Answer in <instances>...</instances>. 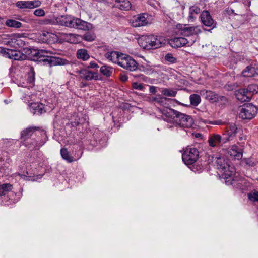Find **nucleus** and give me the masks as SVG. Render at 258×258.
<instances>
[{
    "instance_id": "f257e3e1",
    "label": "nucleus",
    "mask_w": 258,
    "mask_h": 258,
    "mask_svg": "<svg viewBox=\"0 0 258 258\" xmlns=\"http://www.w3.org/2000/svg\"><path fill=\"white\" fill-rule=\"evenodd\" d=\"M46 131L40 126H28L23 129L20 134V145L24 146L28 150H39L48 141Z\"/></svg>"
},
{
    "instance_id": "f03ea898",
    "label": "nucleus",
    "mask_w": 258,
    "mask_h": 258,
    "mask_svg": "<svg viewBox=\"0 0 258 258\" xmlns=\"http://www.w3.org/2000/svg\"><path fill=\"white\" fill-rule=\"evenodd\" d=\"M84 137L81 138V142L89 150L98 147L101 148L106 146L108 137L106 134L98 128H95L92 132L83 133Z\"/></svg>"
},
{
    "instance_id": "7ed1b4c3",
    "label": "nucleus",
    "mask_w": 258,
    "mask_h": 258,
    "mask_svg": "<svg viewBox=\"0 0 258 258\" xmlns=\"http://www.w3.org/2000/svg\"><path fill=\"white\" fill-rule=\"evenodd\" d=\"M23 188L19 186L16 189L10 183L0 184V200L1 205H9L18 202L22 196Z\"/></svg>"
},
{
    "instance_id": "20e7f679",
    "label": "nucleus",
    "mask_w": 258,
    "mask_h": 258,
    "mask_svg": "<svg viewBox=\"0 0 258 258\" xmlns=\"http://www.w3.org/2000/svg\"><path fill=\"white\" fill-rule=\"evenodd\" d=\"M46 52L44 50H40L33 55L34 58L29 57L28 60H32L36 62L38 64L43 63L44 65L50 67L56 66H66L70 64V61L59 57L53 56H46L43 53Z\"/></svg>"
},
{
    "instance_id": "39448f33",
    "label": "nucleus",
    "mask_w": 258,
    "mask_h": 258,
    "mask_svg": "<svg viewBox=\"0 0 258 258\" xmlns=\"http://www.w3.org/2000/svg\"><path fill=\"white\" fill-rule=\"evenodd\" d=\"M25 53L17 49H12L0 46V56L12 60L22 61L29 59L32 53L31 49L24 48Z\"/></svg>"
},
{
    "instance_id": "423d86ee",
    "label": "nucleus",
    "mask_w": 258,
    "mask_h": 258,
    "mask_svg": "<svg viewBox=\"0 0 258 258\" xmlns=\"http://www.w3.org/2000/svg\"><path fill=\"white\" fill-rule=\"evenodd\" d=\"M214 165L219 170L224 171L222 175V178L225 179V183L227 185L233 184L234 179L232 175L233 171L229 170L230 167L224 157H216L214 159L213 157Z\"/></svg>"
},
{
    "instance_id": "0eeeda50",
    "label": "nucleus",
    "mask_w": 258,
    "mask_h": 258,
    "mask_svg": "<svg viewBox=\"0 0 258 258\" xmlns=\"http://www.w3.org/2000/svg\"><path fill=\"white\" fill-rule=\"evenodd\" d=\"M257 108L252 104H244L239 109V116L242 119H251L257 113Z\"/></svg>"
},
{
    "instance_id": "6e6552de",
    "label": "nucleus",
    "mask_w": 258,
    "mask_h": 258,
    "mask_svg": "<svg viewBox=\"0 0 258 258\" xmlns=\"http://www.w3.org/2000/svg\"><path fill=\"white\" fill-rule=\"evenodd\" d=\"M199 157V152L196 148H187L182 155V160L186 165L195 163Z\"/></svg>"
},
{
    "instance_id": "1a4fd4ad",
    "label": "nucleus",
    "mask_w": 258,
    "mask_h": 258,
    "mask_svg": "<svg viewBox=\"0 0 258 258\" xmlns=\"http://www.w3.org/2000/svg\"><path fill=\"white\" fill-rule=\"evenodd\" d=\"M149 16L148 13H141L134 16L130 22L131 26L133 27H139L147 25L150 23Z\"/></svg>"
},
{
    "instance_id": "9d476101",
    "label": "nucleus",
    "mask_w": 258,
    "mask_h": 258,
    "mask_svg": "<svg viewBox=\"0 0 258 258\" xmlns=\"http://www.w3.org/2000/svg\"><path fill=\"white\" fill-rule=\"evenodd\" d=\"M174 123L182 127L189 128L193 125L194 120L190 116L178 112Z\"/></svg>"
},
{
    "instance_id": "9b49d317",
    "label": "nucleus",
    "mask_w": 258,
    "mask_h": 258,
    "mask_svg": "<svg viewBox=\"0 0 258 258\" xmlns=\"http://www.w3.org/2000/svg\"><path fill=\"white\" fill-rule=\"evenodd\" d=\"M0 157V176H7L9 175L11 169L10 168V164L12 162L11 158L8 156V153L5 152Z\"/></svg>"
},
{
    "instance_id": "f8f14e48",
    "label": "nucleus",
    "mask_w": 258,
    "mask_h": 258,
    "mask_svg": "<svg viewBox=\"0 0 258 258\" xmlns=\"http://www.w3.org/2000/svg\"><path fill=\"white\" fill-rule=\"evenodd\" d=\"M77 18L72 15H64L57 16L55 20L59 25L74 28L75 21H76Z\"/></svg>"
},
{
    "instance_id": "ddd939ff",
    "label": "nucleus",
    "mask_w": 258,
    "mask_h": 258,
    "mask_svg": "<svg viewBox=\"0 0 258 258\" xmlns=\"http://www.w3.org/2000/svg\"><path fill=\"white\" fill-rule=\"evenodd\" d=\"M178 113V111L175 110L164 106L162 108V119L167 122L174 123Z\"/></svg>"
},
{
    "instance_id": "4468645a",
    "label": "nucleus",
    "mask_w": 258,
    "mask_h": 258,
    "mask_svg": "<svg viewBox=\"0 0 258 258\" xmlns=\"http://www.w3.org/2000/svg\"><path fill=\"white\" fill-rule=\"evenodd\" d=\"M40 40L44 43L54 44L58 42V37L54 33L43 31L40 34Z\"/></svg>"
},
{
    "instance_id": "2eb2a0df",
    "label": "nucleus",
    "mask_w": 258,
    "mask_h": 258,
    "mask_svg": "<svg viewBox=\"0 0 258 258\" xmlns=\"http://www.w3.org/2000/svg\"><path fill=\"white\" fill-rule=\"evenodd\" d=\"M165 42L164 43L166 45V42L169 44L172 48H177L185 46L188 43L187 39L183 37H176L171 39L165 40Z\"/></svg>"
},
{
    "instance_id": "dca6fc26",
    "label": "nucleus",
    "mask_w": 258,
    "mask_h": 258,
    "mask_svg": "<svg viewBox=\"0 0 258 258\" xmlns=\"http://www.w3.org/2000/svg\"><path fill=\"white\" fill-rule=\"evenodd\" d=\"M29 108L30 112L34 115H41L46 112L45 104L38 102L31 103Z\"/></svg>"
},
{
    "instance_id": "f3484780",
    "label": "nucleus",
    "mask_w": 258,
    "mask_h": 258,
    "mask_svg": "<svg viewBox=\"0 0 258 258\" xmlns=\"http://www.w3.org/2000/svg\"><path fill=\"white\" fill-rule=\"evenodd\" d=\"M74 28L84 31H89L93 28V26L92 24L77 18L76 21H75Z\"/></svg>"
},
{
    "instance_id": "a211bd4d",
    "label": "nucleus",
    "mask_w": 258,
    "mask_h": 258,
    "mask_svg": "<svg viewBox=\"0 0 258 258\" xmlns=\"http://www.w3.org/2000/svg\"><path fill=\"white\" fill-rule=\"evenodd\" d=\"M43 175L38 174L36 175L35 172L32 169L31 165H28V170L26 171L25 175H24L23 179L26 181H34L38 179L42 178Z\"/></svg>"
},
{
    "instance_id": "6ab92c4d",
    "label": "nucleus",
    "mask_w": 258,
    "mask_h": 258,
    "mask_svg": "<svg viewBox=\"0 0 258 258\" xmlns=\"http://www.w3.org/2000/svg\"><path fill=\"white\" fill-rule=\"evenodd\" d=\"M201 19L203 24L208 27H215L214 20L208 11H204L201 14Z\"/></svg>"
},
{
    "instance_id": "aec40b11",
    "label": "nucleus",
    "mask_w": 258,
    "mask_h": 258,
    "mask_svg": "<svg viewBox=\"0 0 258 258\" xmlns=\"http://www.w3.org/2000/svg\"><path fill=\"white\" fill-rule=\"evenodd\" d=\"M180 29L182 30V34L185 36H189L193 35H198L201 31L197 26L185 27L183 26Z\"/></svg>"
},
{
    "instance_id": "412c9836",
    "label": "nucleus",
    "mask_w": 258,
    "mask_h": 258,
    "mask_svg": "<svg viewBox=\"0 0 258 258\" xmlns=\"http://www.w3.org/2000/svg\"><path fill=\"white\" fill-rule=\"evenodd\" d=\"M154 39V35H143L138 40V43L141 47L147 49V45L151 43V40Z\"/></svg>"
},
{
    "instance_id": "4be33fe9",
    "label": "nucleus",
    "mask_w": 258,
    "mask_h": 258,
    "mask_svg": "<svg viewBox=\"0 0 258 258\" xmlns=\"http://www.w3.org/2000/svg\"><path fill=\"white\" fill-rule=\"evenodd\" d=\"M70 151L73 162L79 159L83 153L82 148L78 144L74 145L72 147L71 151Z\"/></svg>"
},
{
    "instance_id": "5701e85b",
    "label": "nucleus",
    "mask_w": 258,
    "mask_h": 258,
    "mask_svg": "<svg viewBox=\"0 0 258 258\" xmlns=\"http://www.w3.org/2000/svg\"><path fill=\"white\" fill-rule=\"evenodd\" d=\"M235 96L236 98L241 102L248 101L251 99L250 94L247 93L245 88L236 91Z\"/></svg>"
},
{
    "instance_id": "b1692460",
    "label": "nucleus",
    "mask_w": 258,
    "mask_h": 258,
    "mask_svg": "<svg viewBox=\"0 0 258 258\" xmlns=\"http://www.w3.org/2000/svg\"><path fill=\"white\" fill-rule=\"evenodd\" d=\"M225 132L227 133V134L229 135V137H231L233 139L236 134H240L242 130L240 128H238L236 124L231 123L226 125Z\"/></svg>"
},
{
    "instance_id": "393cba45",
    "label": "nucleus",
    "mask_w": 258,
    "mask_h": 258,
    "mask_svg": "<svg viewBox=\"0 0 258 258\" xmlns=\"http://www.w3.org/2000/svg\"><path fill=\"white\" fill-rule=\"evenodd\" d=\"M115 4L113 8H118L121 10L127 11L131 8V3L128 0H114Z\"/></svg>"
},
{
    "instance_id": "a878e982",
    "label": "nucleus",
    "mask_w": 258,
    "mask_h": 258,
    "mask_svg": "<svg viewBox=\"0 0 258 258\" xmlns=\"http://www.w3.org/2000/svg\"><path fill=\"white\" fill-rule=\"evenodd\" d=\"M147 100L154 105L156 104V108L160 114H161V95H156L155 96H148Z\"/></svg>"
},
{
    "instance_id": "bb28decb",
    "label": "nucleus",
    "mask_w": 258,
    "mask_h": 258,
    "mask_svg": "<svg viewBox=\"0 0 258 258\" xmlns=\"http://www.w3.org/2000/svg\"><path fill=\"white\" fill-rule=\"evenodd\" d=\"M208 142L210 147H215L222 143V136L218 134H212L209 136Z\"/></svg>"
},
{
    "instance_id": "cd10ccee",
    "label": "nucleus",
    "mask_w": 258,
    "mask_h": 258,
    "mask_svg": "<svg viewBox=\"0 0 258 258\" xmlns=\"http://www.w3.org/2000/svg\"><path fill=\"white\" fill-rule=\"evenodd\" d=\"M228 154L235 159L239 160L242 158L241 149H239L236 145L232 146L231 148L228 150Z\"/></svg>"
},
{
    "instance_id": "c85d7f7f",
    "label": "nucleus",
    "mask_w": 258,
    "mask_h": 258,
    "mask_svg": "<svg viewBox=\"0 0 258 258\" xmlns=\"http://www.w3.org/2000/svg\"><path fill=\"white\" fill-rule=\"evenodd\" d=\"M75 72L79 75L80 78L86 81H91L90 77L91 76L92 71L89 70L86 67L80 70H77Z\"/></svg>"
},
{
    "instance_id": "c756f323",
    "label": "nucleus",
    "mask_w": 258,
    "mask_h": 258,
    "mask_svg": "<svg viewBox=\"0 0 258 258\" xmlns=\"http://www.w3.org/2000/svg\"><path fill=\"white\" fill-rule=\"evenodd\" d=\"M70 35L72 36L74 38L78 39L80 38L88 42H92L94 41L96 37L95 34L94 33H91L89 32H86L84 35L72 34H70Z\"/></svg>"
},
{
    "instance_id": "7c9ffc66",
    "label": "nucleus",
    "mask_w": 258,
    "mask_h": 258,
    "mask_svg": "<svg viewBox=\"0 0 258 258\" xmlns=\"http://www.w3.org/2000/svg\"><path fill=\"white\" fill-rule=\"evenodd\" d=\"M76 56L78 59L83 61H86L90 57L88 50L83 48L79 49L77 50Z\"/></svg>"
},
{
    "instance_id": "2f4dec72",
    "label": "nucleus",
    "mask_w": 258,
    "mask_h": 258,
    "mask_svg": "<svg viewBox=\"0 0 258 258\" xmlns=\"http://www.w3.org/2000/svg\"><path fill=\"white\" fill-rule=\"evenodd\" d=\"M60 155L62 158L68 163L73 162L71 151H69L66 148H62L60 150Z\"/></svg>"
},
{
    "instance_id": "473e14b6",
    "label": "nucleus",
    "mask_w": 258,
    "mask_h": 258,
    "mask_svg": "<svg viewBox=\"0 0 258 258\" xmlns=\"http://www.w3.org/2000/svg\"><path fill=\"white\" fill-rule=\"evenodd\" d=\"M151 43L149 45H147V49H155L161 47V41L160 37L154 35V39L151 40Z\"/></svg>"
},
{
    "instance_id": "72a5a7b5",
    "label": "nucleus",
    "mask_w": 258,
    "mask_h": 258,
    "mask_svg": "<svg viewBox=\"0 0 258 258\" xmlns=\"http://www.w3.org/2000/svg\"><path fill=\"white\" fill-rule=\"evenodd\" d=\"M113 68L112 67L104 64L101 67L100 72L106 77H110L112 74Z\"/></svg>"
},
{
    "instance_id": "f704fd0d",
    "label": "nucleus",
    "mask_w": 258,
    "mask_h": 258,
    "mask_svg": "<svg viewBox=\"0 0 258 258\" xmlns=\"http://www.w3.org/2000/svg\"><path fill=\"white\" fill-rule=\"evenodd\" d=\"M205 97L212 102H216L219 101V96L211 91L206 92Z\"/></svg>"
},
{
    "instance_id": "c9c22d12",
    "label": "nucleus",
    "mask_w": 258,
    "mask_h": 258,
    "mask_svg": "<svg viewBox=\"0 0 258 258\" xmlns=\"http://www.w3.org/2000/svg\"><path fill=\"white\" fill-rule=\"evenodd\" d=\"M35 81V72L33 67H31L29 71L27 73V82L32 86H34Z\"/></svg>"
},
{
    "instance_id": "e433bc0d",
    "label": "nucleus",
    "mask_w": 258,
    "mask_h": 258,
    "mask_svg": "<svg viewBox=\"0 0 258 258\" xmlns=\"http://www.w3.org/2000/svg\"><path fill=\"white\" fill-rule=\"evenodd\" d=\"M255 73L256 71L255 68L251 66H248L244 70H243L242 72V75L244 77H251L254 76Z\"/></svg>"
},
{
    "instance_id": "4c0bfd02",
    "label": "nucleus",
    "mask_w": 258,
    "mask_h": 258,
    "mask_svg": "<svg viewBox=\"0 0 258 258\" xmlns=\"http://www.w3.org/2000/svg\"><path fill=\"white\" fill-rule=\"evenodd\" d=\"M5 25L9 27L15 28H20L22 27V24L14 19H7L5 22Z\"/></svg>"
},
{
    "instance_id": "58836bf2",
    "label": "nucleus",
    "mask_w": 258,
    "mask_h": 258,
    "mask_svg": "<svg viewBox=\"0 0 258 258\" xmlns=\"http://www.w3.org/2000/svg\"><path fill=\"white\" fill-rule=\"evenodd\" d=\"M127 63V70L133 71L137 69L138 66L137 62L133 59L132 56H130V58Z\"/></svg>"
},
{
    "instance_id": "ea45409f",
    "label": "nucleus",
    "mask_w": 258,
    "mask_h": 258,
    "mask_svg": "<svg viewBox=\"0 0 258 258\" xmlns=\"http://www.w3.org/2000/svg\"><path fill=\"white\" fill-rule=\"evenodd\" d=\"M27 170H28V165H26L24 163H23L19 166L18 172V176L23 179L24 175H25V173H26Z\"/></svg>"
},
{
    "instance_id": "a19ab883",
    "label": "nucleus",
    "mask_w": 258,
    "mask_h": 258,
    "mask_svg": "<svg viewBox=\"0 0 258 258\" xmlns=\"http://www.w3.org/2000/svg\"><path fill=\"white\" fill-rule=\"evenodd\" d=\"M190 104L195 106H197L201 102V97L200 95L193 94L190 96L189 97Z\"/></svg>"
},
{
    "instance_id": "79ce46f5",
    "label": "nucleus",
    "mask_w": 258,
    "mask_h": 258,
    "mask_svg": "<svg viewBox=\"0 0 258 258\" xmlns=\"http://www.w3.org/2000/svg\"><path fill=\"white\" fill-rule=\"evenodd\" d=\"M245 89L247 93L250 94L251 98L253 94L258 92V86L256 84H250Z\"/></svg>"
},
{
    "instance_id": "37998d69",
    "label": "nucleus",
    "mask_w": 258,
    "mask_h": 258,
    "mask_svg": "<svg viewBox=\"0 0 258 258\" xmlns=\"http://www.w3.org/2000/svg\"><path fill=\"white\" fill-rule=\"evenodd\" d=\"M177 94L175 90L170 88H165L162 89V94L169 97H174Z\"/></svg>"
},
{
    "instance_id": "c03bdc74",
    "label": "nucleus",
    "mask_w": 258,
    "mask_h": 258,
    "mask_svg": "<svg viewBox=\"0 0 258 258\" xmlns=\"http://www.w3.org/2000/svg\"><path fill=\"white\" fill-rule=\"evenodd\" d=\"M148 86V85L138 83V82H134L132 83V87L133 89L143 91H145L146 87Z\"/></svg>"
},
{
    "instance_id": "a18cd8bd",
    "label": "nucleus",
    "mask_w": 258,
    "mask_h": 258,
    "mask_svg": "<svg viewBox=\"0 0 258 258\" xmlns=\"http://www.w3.org/2000/svg\"><path fill=\"white\" fill-rule=\"evenodd\" d=\"M79 118H75L74 119V120L71 119L69 120L68 122L66 123L67 127H76L77 126H78L80 123L79 121Z\"/></svg>"
},
{
    "instance_id": "49530a36",
    "label": "nucleus",
    "mask_w": 258,
    "mask_h": 258,
    "mask_svg": "<svg viewBox=\"0 0 258 258\" xmlns=\"http://www.w3.org/2000/svg\"><path fill=\"white\" fill-rule=\"evenodd\" d=\"M41 2L39 0L28 1V9H33L40 6Z\"/></svg>"
},
{
    "instance_id": "de8ad7c7",
    "label": "nucleus",
    "mask_w": 258,
    "mask_h": 258,
    "mask_svg": "<svg viewBox=\"0 0 258 258\" xmlns=\"http://www.w3.org/2000/svg\"><path fill=\"white\" fill-rule=\"evenodd\" d=\"M126 57L127 58H126V59H124V60H122V58H120L119 61H115L114 62L117 63V64L121 67L126 69L127 68V62L130 58V56H126Z\"/></svg>"
},
{
    "instance_id": "09e8293b",
    "label": "nucleus",
    "mask_w": 258,
    "mask_h": 258,
    "mask_svg": "<svg viewBox=\"0 0 258 258\" xmlns=\"http://www.w3.org/2000/svg\"><path fill=\"white\" fill-rule=\"evenodd\" d=\"M165 60L171 63H175L177 61L176 58L174 57L171 53H168L164 57Z\"/></svg>"
},
{
    "instance_id": "8fccbe9b",
    "label": "nucleus",
    "mask_w": 258,
    "mask_h": 258,
    "mask_svg": "<svg viewBox=\"0 0 258 258\" xmlns=\"http://www.w3.org/2000/svg\"><path fill=\"white\" fill-rule=\"evenodd\" d=\"M248 198L251 201H258V191H254L253 192L248 194Z\"/></svg>"
},
{
    "instance_id": "3c124183",
    "label": "nucleus",
    "mask_w": 258,
    "mask_h": 258,
    "mask_svg": "<svg viewBox=\"0 0 258 258\" xmlns=\"http://www.w3.org/2000/svg\"><path fill=\"white\" fill-rule=\"evenodd\" d=\"M16 6L20 9H28V1H18L16 3Z\"/></svg>"
},
{
    "instance_id": "603ef678",
    "label": "nucleus",
    "mask_w": 258,
    "mask_h": 258,
    "mask_svg": "<svg viewBox=\"0 0 258 258\" xmlns=\"http://www.w3.org/2000/svg\"><path fill=\"white\" fill-rule=\"evenodd\" d=\"M222 135L223 136L222 137V143L223 144L226 143L233 139L231 137H229V135L227 134V133L225 131L223 133Z\"/></svg>"
},
{
    "instance_id": "864d4df0",
    "label": "nucleus",
    "mask_w": 258,
    "mask_h": 258,
    "mask_svg": "<svg viewBox=\"0 0 258 258\" xmlns=\"http://www.w3.org/2000/svg\"><path fill=\"white\" fill-rule=\"evenodd\" d=\"M117 51H111V52H107L105 54V56L106 58H107L109 60H110L111 61H113V58H112V57H113V54L115 55L116 56H117Z\"/></svg>"
},
{
    "instance_id": "5fc2aeb1",
    "label": "nucleus",
    "mask_w": 258,
    "mask_h": 258,
    "mask_svg": "<svg viewBox=\"0 0 258 258\" xmlns=\"http://www.w3.org/2000/svg\"><path fill=\"white\" fill-rule=\"evenodd\" d=\"M34 15L36 16H44L45 15V11L41 8L36 9L34 11Z\"/></svg>"
},
{
    "instance_id": "6e6d98bb",
    "label": "nucleus",
    "mask_w": 258,
    "mask_h": 258,
    "mask_svg": "<svg viewBox=\"0 0 258 258\" xmlns=\"http://www.w3.org/2000/svg\"><path fill=\"white\" fill-rule=\"evenodd\" d=\"M130 56V55L117 51L116 61H119L120 58H122L121 59L124 60V59H126V57H125V56Z\"/></svg>"
},
{
    "instance_id": "4d7b16f0",
    "label": "nucleus",
    "mask_w": 258,
    "mask_h": 258,
    "mask_svg": "<svg viewBox=\"0 0 258 258\" xmlns=\"http://www.w3.org/2000/svg\"><path fill=\"white\" fill-rule=\"evenodd\" d=\"M132 107L131 104L128 103H123L120 105V108L123 110H130Z\"/></svg>"
},
{
    "instance_id": "13d9d810",
    "label": "nucleus",
    "mask_w": 258,
    "mask_h": 258,
    "mask_svg": "<svg viewBox=\"0 0 258 258\" xmlns=\"http://www.w3.org/2000/svg\"><path fill=\"white\" fill-rule=\"evenodd\" d=\"M91 80H95L96 81L101 80V78H99V74L98 72H93L92 71V73L91 75Z\"/></svg>"
},
{
    "instance_id": "bf43d9fd",
    "label": "nucleus",
    "mask_w": 258,
    "mask_h": 258,
    "mask_svg": "<svg viewBox=\"0 0 258 258\" xmlns=\"http://www.w3.org/2000/svg\"><path fill=\"white\" fill-rule=\"evenodd\" d=\"M137 69H138L140 71H144L147 73H148L151 71L149 68H147V66H145L142 64L138 65Z\"/></svg>"
},
{
    "instance_id": "052dcab7",
    "label": "nucleus",
    "mask_w": 258,
    "mask_h": 258,
    "mask_svg": "<svg viewBox=\"0 0 258 258\" xmlns=\"http://www.w3.org/2000/svg\"><path fill=\"white\" fill-rule=\"evenodd\" d=\"M190 11L191 13H194L198 14L200 13V9L197 6H192L190 8Z\"/></svg>"
},
{
    "instance_id": "680f3d73",
    "label": "nucleus",
    "mask_w": 258,
    "mask_h": 258,
    "mask_svg": "<svg viewBox=\"0 0 258 258\" xmlns=\"http://www.w3.org/2000/svg\"><path fill=\"white\" fill-rule=\"evenodd\" d=\"M88 69H95L98 68L99 66L94 61H91L90 62L89 65L86 66Z\"/></svg>"
},
{
    "instance_id": "e2e57ef3",
    "label": "nucleus",
    "mask_w": 258,
    "mask_h": 258,
    "mask_svg": "<svg viewBox=\"0 0 258 258\" xmlns=\"http://www.w3.org/2000/svg\"><path fill=\"white\" fill-rule=\"evenodd\" d=\"M119 79L122 82H126L128 79V76L125 73H120L119 75Z\"/></svg>"
},
{
    "instance_id": "0e129e2a",
    "label": "nucleus",
    "mask_w": 258,
    "mask_h": 258,
    "mask_svg": "<svg viewBox=\"0 0 258 258\" xmlns=\"http://www.w3.org/2000/svg\"><path fill=\"white\" fill-rule=\"evenodd\" d=\"M147 87H149V91L151 93L155 94L157 92V87L153 86H149Z\"/></svg>"
},
{
    "instance_id": "69168bd1",
    "label": "nucleus",
    "mask_w": 258,
    "mask_h": 258,
    "mask_svg": "<svg viewBox=\"0 0 258 258\" xmlns=\"http://www.w3.org/2000/svg\"><path fill=\"white\" fill-rule=\"evenodd\" d=\"M135 77L140 78L141 80H142L145 82H147V80L149 79L147 77L144 76L143 74L137 75L135 76Z\"/></svg>"
},
{
    "instance_id": "338daca9",
    "label": "nucleus",
    "mask_w": 258,
    "mask_h": 258,
    "mask_svg": "<svg viewBox=\"0 0 258 258\" xmlns=\"http://www.w3.org/2000/svg\"><path fill=\"white\" fill-rule=\"evenodd\" d=\"M93 104L95 108H99L102 105L101 101H96L95 102H94Z\"/></svg>"
},
{
    "instance_id": "774afa93",
    "label": "nucleus",
    "mask_w": 258,
    "mask_h": 258,
    "mask_svg": "<svg viewBox=\"0 0 258 258\" xmlns=\"http://www.w3.org/2000/svg\"><path fill=\"white\" fill-rule=\"evenodd\" d=\"M246 139V136L245 135H243L240 134L238 137V141L240 142H242L243 141H245Z\"/></svg>"
}]
</instances>
